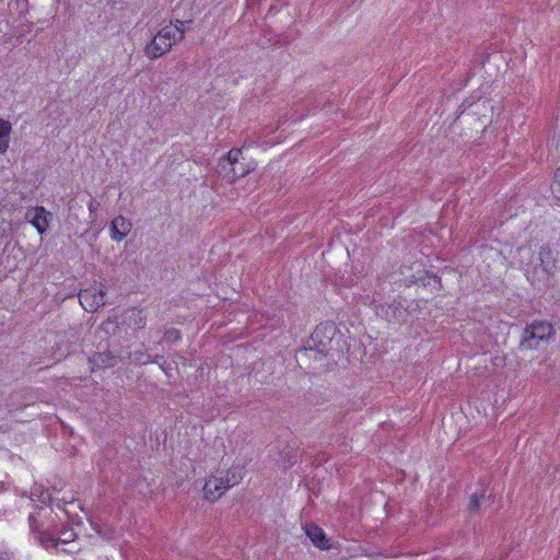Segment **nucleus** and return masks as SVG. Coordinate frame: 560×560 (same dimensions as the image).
I'll use <instances>...</instances> for the list:
<instances>
[{
	"label": "nucleus",
	"mask_w": 560,
	"mask_h": 560,
	"mask_svg": "<svg viewBox=\"0 0 560 560\" xmlns=\"http://www.w3.org/2000/svg\"><path fill=\"white\" fill-rule=\"evenodd\" d=\"M57 515L52 508L40 509L28 517L31 530L38 535V539L46 548L59 549L60 546L73 542L77 538L75 532L69 524L59 525L56 523Z\"/></svg>",
	"instance_id": "f257e3e1"
},
{
	"label": "nucleus",
	"mask_w": 560,
	"mask_h": 560,
	"mask_svg": "<svg viewBox=\"0 0 560 560\" xmlns=\"http://www.w3.org/2000/svg\"><path fill=\"white\" fill-rule=\"evenodd\" d=\"M307 339L313 347L331 357L330 361H339L349 352L347 337L331 320L319 323Z\"/></svg>",
	"instance_id": "f03ea898"
},
{
	"label": "nucleus",
	"mask_w": 560,
	"mask_h": 560,
	"mask_svg": "<svg viewBox=\"0 0 560 560\" xmlns=\"http://www.w3.org/2000/svg\"><path fill=\"white\" fill-rule=\"evenodd\" d=\"M244 466L232 465L226 471H217L207 478L203 486V498L210 503H217L234 486L242 482Z\"/></svg>",
	"instance_id": "7ed1b4c3"
},
{
	"label": "nucleus",
	"mask_w": 560,
	"mask_h": 560,
	"mask_svg": "<svg viewBox=\"0 0 560 560\" xmlns=\"http://www.w3.org/2000/svg\"><path fill=\"white\" fill-rule=\"evenodd\" d=\"M319 350L306 339L303 347L295 352L298 365L308 374L320 375L338 363V361H330L331 357Z\"/></svg>",
	"instance_id": "20e7f679"
},
{
	"label": "nucleus",
	"mask_w": 560,
	"mask_h": 560,
	"mask_svg": "<svg viewBox=\"0 0 560 560\" xmlns=\"http://www.w3.org/2000/svg\"><path fill=\"white\" fill-rule=\"evenodd\" d=\"M539 264L533 269V285L538 289H550L555 285L553 276L557 269V253L549 244H544L539 249Z\"/></svg>",
	"instance_id": "39448f33"
},
{
	"label": "nucleus",
	"mask_w": 560,
	"mask_h": 560,
	"mask_svg": "<svg viewBox=\"0 0 560 560\" xmlns=\"http://www.w3.org/2000/svg\"><path fill=\"white\" fill-rule=\"evenodd\" d=\"M126 358L124 349L109 348L103 352H95L89 357V364L91 372L106 368L115 366L118 361H124Z\"/></svg>",
	"instance_id": "423d86ee"
},
{
	"label": "nucleus",
	"mask_w": 560,
	"mask_h": 560,
	"mask_svg": "<svg viewBox=\"0 0 560 560\" xmlns=\"http://www.w3.org/2000/svg\"><path fill=\"white\" fill-rule=\"evenodd\" d=\"M192 20H179L175 19L170 22L168 25L162 27L158 33L164 40L171 43V48L176 43L180 42L185 37V32L191 25Z\"/></svg>",
	"instance_id": "0eeeda50"
},
{
	"label": "nucleus",
	"mask_w": 560,
	"mask_h": 560,
	"mask_svg": "<svg viewBox=\"0 0 560 560\" xmlns=\"http://www.w3.org/2000/svg\"><path fill=\"white\" fill-rule=\"evenodd\" d=\"M79 301L88 312H95L106 304V292L103 288H89L81 290Z\"/></svg>",
	"instance_id": "6e6552de"
},
{
	"label": "nucleus",
	"mask_w": 560,
	"mask_h": 560,
	"mask_svg": "<svg viewBox=\"0 0 560 560\" xmlns=\"http://www.w3.org/2000/svg\"><path fill=\"white\" fill-rule=\"evenodd\" d=\"M132 223L124 215L115 217L109 223L110 238L115 242H121L131 231Z\"/></svg>",
	"instance_id": "1a4fd4ad"
},
{
	"label": "nucleus",
	"mask_w": 560,
	"mask_h": 560,
	"mask_svg": "<svg viewBox=\"0 0 560 560\" xmlns=\"http://www.w3.org/2000/svg\"><path fill=\"white\" fill-rule=\"evenodd\" d=\"M171 50V43L156 33L144 47V54L150 59H158Z\"/></svg>",
	"instance_id": "9d476101"
},
{
	"label": "nucleus",
	"mask_w": 560,
	"mask_h": 560,
	"mask_svg": "<svg viewBox=\"0 0 560 560\" xmlns=\"http://www.w3.org/2000/svg\"><path fill=\"white\" fill-rule=\"evenodd\" d=\"M304 533L313 545L320 550H329L330 541L326 537L324 530L315 524H306L304 526Z\"/></svg>",
	"instance_id": "9b49d317"
},
{
	"label": "nucleus",
	"mask_w": 560,
	"mask_h": 560,
	"mask_svg": "<svg viewBox=\"0 0 560 560\" xmlns=\"http://www.w3.org/2000/svg\"><path fill=\"white\" fill-rule=\"evenodd\" d=\"M381 312L388 322H405L408 316L407 307L397 301L382 305Z\"/></svg>",
	"instance_id": "f8f14e48"
},
{
	"label": "nucleus",
	"mask_w": 560,
	"mask_h": 560,
	"mask_svg": "<svg viewBox=\"0 0 560 560\" xmlns=\"http://www.w3.org/2000/svg\"><path fill=\"white\" fill-rule=\"evenodd\" d=\"M51 213L44 207H36L26 213V219L36 228L39 234H44L48 228V217Z\"/></svg>",
	"instance_id": "ddd939ff"
},
{
	"label": "nucleus",
	"mask_w": 560,
	"mask_h": 560,
	"mask_svg": "<svg viewBox=\"0 0 560 560\" xmlns=\"http://www.w3.org/2000/svg\"><path fill=\"white\" fill-rule=\"evenodd\" d=\"M298 457L299 445L294 443L292 446H285L280 451L279 458L276 460V464L283 469H288L295 464Z\"/></svg>",
	"instance_id": "4468645a"
},
{
	"label": "nucleus",
	"mask_w": 560,
	"mask_h": 560,
	"mask_svg": "<svg viewBox=\"0 0 560 560\" xmlns=\"http://www.w3.org/2000/svg\"><path fill=\"white\" fill-rule=\"evenodd\" d=\"M539 341H545V340L541 338L540 335H538L534 330L525 327L522 338H521V341H520V345H518V349L520 350L537 349Z\"/></svg>",
	"instance_id": "2eb2a0df"
},
{
	"label": "nucleus",
	"mask_w": 560,
	"mask_h": 560,
	"mask_svg": "<svg viewBox=\"0 0 560 560\" xmlns=\"http://www.w3.org/2000/svg\"><path fill=\"white\" fill-rule=\"evenodd\" d=\"M525 327L540 335L541 338L546 341H548L556 334L553 325L547 320H534L533 323L527 324Z\"/></svg>",
	"instance_id": "dca6fc26"
},
{
	"label": "nucleus",
	"mask_w": 560,
	"mask_h": 560,
	"mask_svg": "<svg viewBox=\"0 0 560 560\" xmlns=\"http://www.w3.org/2000/svg\"><path fill=\"white\" fill-rule=\"evenodd\" d=\"M11 132V122L3 118H0V154H4L8 151Z\"/></svg>",
	"instance_id": "f3484780"
},
{
	"label": "nucleus",
	"mask_w": 560,
	"mask_h": 560,
	"mask_svg": "<svg viewBox=\"0 0 560 560\" xmlns=\"http://www.w3.org/2000/svg\"><path fill=\"white\" fill-rule=\"evenodd\" d=\"M125 360H129L132 363L136 364H147L150 361H152V355L147 352L145 350H136L133 352L125 350Z\"/></svg>",
	"instance_id": "a211bd4d"
},
{
	"label": "nucleus",
	"mask_w": 560,
	"mask_h": 560,
	"mask_svg": "<svg viewBox=\"0 0 560 560\" xmlns=\"http://www.w3.org/2000/svg\"><path fill=\"white\" fill-rule=\"evenodd\" d=\"M65 335H55L54 336V345L57 346L56 350L51 353V359L56 362L60 361L62 358H66L69 353L68 347L61 346L65 342Z\"/></svg>",
	"instance_id": "6ab92c4d"
},
{
	"label": "nucleus",
	"mask_w": 560,
	"mask_h": 560,
	"mask_svg": "<svg viewBox=\"0 0 560 560\" xmlns=\"http://www.w3.org/2000/svg\"><path fill=\"white\" fill-rule=\"evenodd\" d=\"M255 170V166H252L250 164L244 165V164H236L235 166L231 167V171L226 174L229 177V180L235 182L237 178H242L249 174L252 171Z\"/></svg>",
	"instance_id": "aec40b11"
},
{
	"label": "nucleus",
	"mask_w": 560,
	"mask_h": 560,
	"mask_svg": "<svg viewBox=\"0 0 560 560\" xmlns=\"http://www.w3.org/2000/svg\"><path fill=\"white\" fill-rule=\"evenodd\" d=\"M485 495H487V491L481 489L480 491L470 494L469 503H468V510L470 513L478 512L481 502L485 499Z\"/></svg>",
	"instance_id": "412c9836"
},
{
	"label": "nucleus",
	"mask_w": 560,
	"mask_h": 560,
	"mask_svg": "<svg viewBox=\"0 0 560 560\" xmlns=\"http://www.w3.org/2000/svg\"><path fill=\"white\" fill-rule=\"evenodd\" d=\"M182 339V334L176 328H168L165 330L162 341L166 343H175Z\"/></svg>",
	"instance_id": "4be33fe9"
},
{
	"label": "nucleus",
	"mask_w": 560,
	"mask_h": 560,
	"mask_svg": "<svg viewBox=\"0 0 560 560\" xmlns=\"http://www.w3.org/2000/svg\"><path fill=\"white\" fill-rule=\"evenodd\" d=\"M550 189L557 199H560V166L556 170Z\"/></svg>",
	"instance_id": "5701e85b"
},
{
	"label": "nucleus",
	"mask_w": 560,
	"mask_h": 560,
	"mask_svg": "<svg viewBox=\"0 0 560 560\" xmlns=\"http://www.w3.org/2000/svg\"><path fill=\"white\" fill-rule=\"evenodd\" d=\"M242 155V150L241 149H237V148H233L231 149L228 154H226V160L229 161V163L233 166H235L236 164H238V161H240V158Z\"/></svg>",
	"instance_id": "b1692460"
},
{
	"label": "nucleus",
	"mask_w": 560,
	"mask_h": 560,
	"mask_svg": "<svg viewBox=\"0 0 560 560\" xmlns=\"http://www.w3.org/2000/svg\"><path fill=\"white\" fill-rule=\"evenodd\" d=\"M89 213H90V222L93 223L96 220V211L100 208V202H97L94 198H91L88 202Z\"/></svg>",
	"instance_id": "393cba45"
},
{
	"label": "nucleus",
	"mask_w": 560,
	"mask_h": 560,
	"mask_svg": "<svg viewBox=\"0 0 560 560\" xmlns=\"http://www.w3.org/2000/svg\"><path fill=\"white\" fill-rule=\"evenodd\" d=\"M262 0H246V4L248 8L254 9L256 5H260Z\"/></svg>",
	"instance_id": "a878e982"
},
{
	"label": "nucleus",
	"mask_w": 560,
	"mask_h": 560,
	"mask_svg": "<svg viewBox=\"0 0 560 560\" xmlns=\"http://www.w3.org/2000/svg\"><path fill=\"white\" fill-rule=\"evenodd\" d=\"M103 326H104V329H105L106 331H108V329H109V328H108V326H114V327H116V326H115V323H114V322H112V320H107V322L103 323Z\"/></svg>",
	"instance_id": "bb28decb"
},
{
	"label": "nucleus",
	"mask_w": 560,
	"mask_h": 560,
	"mask_svg": "<svg viewBox=\"0 0 560 560\" xmlns=\"http://www.w3.org/2000/svg\"><path fill=\"white\" fill-rule=\"evenodd\" d=\"M66 504H67V502H65V501L62 500V503H61V502L56 503V508H57V509H59V510H62V511H63V513H66V511H65V505H66Z\"/></svg>",
	"instance_id": "cd10ccee"
},
{
	"label": "nucleus",
	"mask_w": 560,
	"mask_h": 560,
	"mask_svg": "<svg viewBox=\"0 0 560 560\" xmlns=\"http://www.w3.org/2000/svg\"><path fill=\"white\" fill-rule=\"evenodd\" d=\"M432 278H433L434 282L439 284V288H441L442 287L441 278L435 275H433Z\"/></svg>",
	"instance_id": "c85d7f7f"
},
{
	"label": "nucleus",
	"mask_w": 560,
	"mask_h": 560,
	"mask_svg": "<svg viewBox=\"0 0 560 560\" xmlns=\"http://www.w3.org/2000/svg\"><path fill=\"white\" fill-rule=\"evenodd\" d=\"M77 203H78V202H77V200H75V199H71V200L69 201V209H74V208L77 207Z\"/></svg>",
	"instance_id": "c756f323"
}]
</instances>
